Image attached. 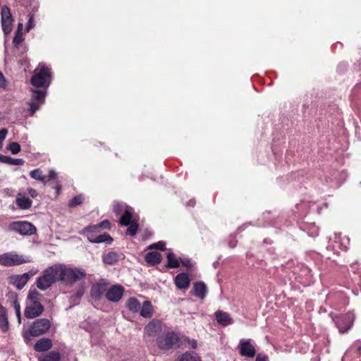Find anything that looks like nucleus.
<instances>
[{"label":"nucleus","mask_w":361,"mask_h":361,"mask_svg":"<svg viewBox=\"0 0 361 361\" xmlns=\"http://www.w3.org/2000/svg\"><path fill=\"white\" fill-rule=\"evenodd\" d=\"M239 354L243 357L252 358L256 355L255 347L251 339H241L238 346Z\"/></svg>","instance_id":"nucleus-10"},{"label":"nucleus","mask_w":361,"mask_h":361,"mask_svg":"<svg viewBox=\"0 0 361 361\" xmlns=\"http://www.w3.org/2000/svg\"><path fill=\"white\" fill-rule=\"evenodd\" d=\"M130 207L127 206L123 203H115L114 204V212L116 214H120L121 212H124L126 209L129 208Z\"/></svg>","instance_id":"nucleus-36"},{"label":"nucleus","mask_w":361,"mask_h":361,"mask_svg":"<svg viewBox=\"0 0 361 361\" xmlns=\"http://www.w3.org/2000/svg\"><path fill=\"white\" fill-rule=\"evenodd\" d=\"M215 317L217 322L222 326H227L233 322L228 313L221 310L216 312Z\"/></svg>","instance_id":"nucleus-16"},{"label":"nucleus","mask_w":361,"mask_h":361,"mask_svg":"<svg viewBox=\"0 0 361 361\" xmlns=\"http://www.w3.org/2000/svg\"><path fill=\"white\" fill-rule=\"evenodd\" d=\"M83 200H84V198L82 195L75 196L74 198H73L70 201L69 205L71 207H74V206L78 205L83 202Z\"/></svg>","instance_id":"nucleus-39"},{"label":"nucleus","mask_w":361,"mask_h":361,"mask_svg":"<svg viewBox=\"0 0 361 361\" xmlns=\"http://www.w3.org/2000/svg\"><path fill=\"white\" fill-rule=\"evenodd\" d=\"M35 274V272L29 271L21 275H13L9 277V283L15 286L18 289H22L28 280Z\"/></svg>","instance_id":"nucleus-12"},{"label":"nucleus","mask_w":361,"mask_h":361,"mask_svg":"<svg viewBox=\"0 0 361 361\" xmlns=\"http://www.w3.org/2000/svg\"><path fill=\"white\" fill-rule=\"evenodd\" d=\"M30 262H32L30 257L18 255L14 252L0 255V264L5 267H13Z\"/></svg>","instance_id":"nucleus-5"},{"label":"nucleus","mask_w":361,"mask_h":361,"mask_svg":"<svg viewBox=\"0 0 361 361\" xmlns=\"http://www.w3.org/2000/svg\"><path fill=\"white\" fill-rule=\"evenodd\" d=\"M106 291V284L104 281L94 284L91 288V295L95 298H99Z\"/></svg>","instance_id":"nucleus-20"},{"label":"nucleus","mask_w":361,"mask_h":361,"mask_svg":"<svg viewBox=\"0 0 361 361\" xmlns=\"http://www.w3.org/2000/svg\"><path fill=\"white\" fill-rule=\"evenodd\" d=\"M23 39L24 38L22 33H16L13 38V43L14 46L18 48Z\"/></svg>","instance_id":"nucleus-40"},{"label":"nucleus","mask_w":361,"mask_h":361,"mask_svg":"<svg viewBox=\"0 0 361 361\" xmlns=\"http://www.w3.org/2000/svg\"><path fill=\"white\" fill-rule=\"evenodd\" d=\"M153 314V307L151 302L148 300L144 302L140 310V314L145 318H149Z\"/></svg>","instance_id":"nucleus-25"},{"label":"nucleus","mask_w":361,"mask_h":361,"mask_svg":"<svg viewBox=\"0 0 361 361\" xmlns=\"http://www.w3.org/2000/svg\"><path fill=\"white\" fill-rule=\"evenodd\" d=\"M44 311V307L40 302H30L25 310V316L28 319L35 318Z\"/></svg>","instance_id":"nucleus-14"},{"label":"nucleus","mask_w":361,"mask_h":361,"mask_svg":"<svg viewBox=\"0 0 361 361\" xmlns=\"http://www.w3.org/2000/svg\"><path fill=\"white\" fill-rule=\"evenodd\" d=\"M1 161L10 165H23L25 161L22 159H14L8 156L1 157Z\"/></svg>","instance_id":"nucleus-31"},{"label":"nucleus","mask_w":361,"mask_h":361,"mask_svg":"<svg viewBox=\"0 0 361 361\" xmlns=\"http://www.w3.org/2000/svg\"><path fill=\"white\" fill-rule=\"evenodd\" d=\"M41 296V294L34 289L29 292L27 300H30V302H39Z\"/></svg>","instance_id":"nucleus-33"},{"label":"nucleus","mask_w":361,"mask_h":361,"mask_svg":"<svg viewBox=\"0 0 361 361\" xmlns=\"http://www.w3.org/2000/svg\"><path fill=\"white\" fill-rule=\"evenodd\" d=\"M56 173L55 171L54 170H50L49 171V175H48V180H51L53 179H55L56 178Z\"/></svg>","instance_id":"nucleus-45"},{"label":"nucleus","mask_w":361,"mask_h":361,"mask_svg":"<svg viewBox=\"0 0 361 361\" xmlns=\"http://www.w3.org/2000/svg\"><path fill=\"white\" fill-rule=\"evenodd\" d=\"M20 146L18 142H11L8 146V149L10 150V152L13 154H16L20 151Z\"/></svg>","instance_id":"nucleus-35"},{"label":"nucleus","mask_w":361,"mask_h":361,"mask_svg":"<svg viewBox=\"0 0 361 361\" xmlns=\"http://www.w3.org/2000/svg\"><path fill=\"white\" fill-rule=\"evenodd\" d=\"M30 175L33 179L40 180L42 182L45 181V178L42 175V173L39 169H37L30 171Z\"/></svg>","instance_id":"nucleus-34"},{"label":"nucleus","mask_w":361,"mask_h":361,"mask_svg":"<svg viewBox=\"0 0 361 361\" xmlns=\"http://www.w3.org/2000/svg\"><path fill=\"white\" fill-rule=\"evenodd\" d=\"M8 230L18 233L23 235H31L36 233L35 226L25 221H13L8 226Z\"/></svg>","instance_id":"nucleus-7"},{"label":"nucleus","mask_w":361,"mask_h":361,"mask_svg":"<svg viewBox=\"0 0 361 361\" xmlns=\"http://www.w3.org/2000/svg\"><path fill=\"white\" fill-rule=\"evenodd\" d=\"M1 21L4 33L7 35L12 30L13 18L10 8L7 6H3L1 11Z\"/></svg>","instance_id":"nucleus-9"},{"label":"nucleus","mask_w":361,"mask_h":361,"mask_svg":"<svg viewBox=\"0 0 361 361\" xmlns=\"http://www.w3.org/2000/svg\"><path fill=\"white\" fill-rule=\"evenodd\" d=\"M354 321V314L348 312L337 319L336 324L341 333L346 332L352 326Z\"/></svg>","instance_id":"nucleus-13"},{"label":"nucleus","mask_w":361,"mask_h":361,"mask_svg":"<svg viewBox=\"0 0 361 361\" xmlns=\"http://www.w3.org/2000/svg\"><path fill=\"white\" fill-rule=\"evenodd\" d=\"M109 222L107 220L102 221L100 224H97L99 226V228H109Z\"/></svg>","instance_id":"nucleus-47"},{"label":"nucleus","mask_w":361,"mask_h":361,"mask_svg":"<svg viewBox=\"0 0 361 361\" xmlns=\"http://www.w3.org/2000/svg\"><path fill=\"white\" fill-rule=\"evenodd\" d=\"M358 350H359V351H361V347H360V348H359V349H358Z\"/></svg>","instance_id":"nucleus-54"},{"label":"nucleus","mask_w":361,"mask_h":361,"mask_svg":"<svg viewBox=\"0 0 361 361\" xmlns=\"http://www.w3.org/2000/svg\"><path fill=\"white\" fill-rule=\"evenodd\" d=\"M188 204H189L190 205H191V206H194V204H195V201H194V200H190Z\"/></svg>","instance_id":"nucleus-53"},{"label":"nucleus","mask_w":361,"mask_h":361,"mask_svg":"<svg viewBox=\"0 0 361 361\" xmlns=\"http://www.w3.org/2000/svg\"><path fill=\"white\" fill-rule=\"evenodd\" d=\"M8 134V130L6 128H3L0 130V149L3 146V142L6 139V137Z\"/></svg>","instance_id":"nucleus-42"},{"label":"nucleus","mask_w":361,"mask_h":361,"mask_svg":"<svg viewBox=\"0 0 361 361\" xmlns=\"http://www.w3.org/2000/svg\"><path fill=\"white\" fill-rule=\"evenodd\" d=\"M176 361H201L200 357L194 352H186L180 355Z\"/></svg>","instance_id":"nucleus-28"},{"label":"nucleus","mask_w":361,"mask_h":361,"mask_svg":"<svg viewBox=\"0 0 361 361\" xmlns=\"http://www.w3.org/2000/svg\"><path fill=\"white\" fill-rule=\"evenodd\" d=\"M23 23H19L18 25V30H17L16 33H21V30L23 29Z\"/></svg>","instance_id":"nucleus-51"},{"label":"nucleus","mask_w":361,"mask_h":361,"mask_svg":"<svg viewBox=\"0 0 361 361\" xmlns=\"http://www.w3.org/2000/svg\"><path fill=\"white\" fill-rule=\"evenodd\" d=\"M99 226L97 225L90 226L83 229V233H87V240L94 243H106L111 244L113 238L106 233L97 235L99 232Z\"/></svg>","instance_id":"nucleus-6"},{"label":"nucleus","mask_w":361,"mask_h":361,"mask_svg":"<svg viewBox=\"0 0 361 361\" xmlns=\"http://www.w3.org/2000/svg\"><path fill=\"white\" fill-rule=\"evenodd\" d=\"M28 192L30 194V195L32 197H36L38 195L37 192L36 190L32 188H28Z\"/></svg>","instance_id":"nucleus-46"},{"label":"nucleus","mask_w":361,"mask_h":361,"mask_svg":"<svg viewBox=\"0 0 361 361\" xmlns=\"http://www.w3.org/2000/svg\"><path fill=\"white\" fill-rule=\"evenodd\" d=\"M5 85V79L4 78V75L0 72V88L4 87Z\"/></svg>","instance_id":"nucleus-50"},{"label":"nucleus","mask_w":361,"mask_h":361,"mask_svg":"<svg viewBox=\"0 0 361 361\" xmlns=\"http://www.w3.org/2000/svg\"><path fill=\"white\" fill-rule=\"evenodd\" d=\"M182 264L186 267H190L192 266V263L190 259H185L181 260Z\"/></svg>","instance_id":"nucleus-48"},{"label":"nucleus","mask_w":361,"mask_h":361,"mask_svg":"<svg viewBox=\"0 0 361 361\" xmlns=\"http://www.w3.org/2000/svg\"><path fill=\"white\" fill-rule=\"evenodd\" d=\"M0 328L3 333H7L9 330L7 311L0 313Z\"/></svg>","instance_id":"nucleus-29"},{"label":"nucleus","mask_w":361,"mask_h":361,"mask_svg":"<svg viewBox=\"0 0 361 361\" xmlns=\"http://www.w3.org/2000/svg\"><path fill=\"white\" fill-rule=\"evenodd\" d=\"M148 249H159L161 250H165V243L163 241H159L157 243H153L148 247Z\"/></svg>","instance_id":"nucleus-41"},{"label":"nucleus","mask_w":361,"mask_h":361,"mask_svg":"<svg viewBox=\"0 0 361 361\" xmlns=\"http://www.w3.org/2000/svg\"><path fill=\"white\" fill-rule=\"evenodd\" d=\"M120 255L116 252H109L102 256L104 263L109 265L114 264L118 262Z\"/></svg>","instance_id":"nucleus-22"},{"label":"nucleus","mask_w":361,"mask_h":361,"mask_svg":"<svg viewBox=\"0 0 361 361\" xmlns=\"http://www.w3.org/2000/svg\"><path fill=\"white\" fill-rule=\"evenodd\" d=\"M168 267L170 268H176L179 267L178 260L176 258L173 253L169 252L167 255Z\"/></svg>","instance_id":"nucleus-32"},{"label":"nucleus","mask_w":361,"mask_h":361,"mask_svg":"<svg viewBox=\"0 0 361 361\" xmlns=\"http://www.w3.org/2000/svg\"><path fill=\"white\" fill-rule=\"evenodd\" d=\"M194 295L204 299L207 295V287L203 282H197L194 285Z\"/></svg>","instance_id":"nucleus-23"},{"label":"nucleus","mask_w":361,"mask_h":361,"mask_svg":"<svg viewBox=\"0 0 361 361\" xmlns=\"http://www.w3.org/2000/svg\"><path fill=\"white\" fill-rule=\"evenodd\" d=\"M16 202L20 209L24 210L30 209L32 203L30 198L23 195L21 193L17 195Z\"/></svg>","instance_id":"nucleus-17"},{"label":"nucleus","mask_w":361,"mask_h":361,"mask_svg":"<svg viewBox=\"0 0 361 361\" xmlns=\"http://www.w3.org/2000/svg\"><path fill=\"white\" fill-rule=\"evenodd\" d=\"M175 283L178 288L185 289L189 286L190 279L187 274H179L176 276Z\"/></svg>","instance_id":"nucleus-18"},{"label":"nucleus","mask_w":361,"mask_h":361,"mask_svg":"<svg viewBox=\"0 0 361 361\" xmlns=\"http://www.w3.org/2000/svg\"><path fill=\"white\" fill-rule=\"evenodd\" d=\"M255 361H269V359L267 355L258 354Z\"/></svg>","instance_id":"nucleus-44"},{"label":"nucleus","mask_w":361,"mask_h":361,"mask_svg":"<svg viewBox=\"0 0 361 361\" xmlns=\"http://www.w3.org/2000/svg\"><path fill=\"white\" fill-rule=\"evenodd\" d=\"M51 81L50 69L44 63H39L35 69L31 84L35 87H48Z\"/></svg>","instance_id":"nucleus-2"},{"label":"nucleus","mask_w":361,"mask_h":361,"mask_svg":"<svg viewBox=\"0 0 361 361\" xmlns=\"http://www.w3.org/2000/svg\"><path fill=\"white\" fill-rule=\"evenodd\" d=\"M35 27L34 17L31 15L29 18L28 22L26 26V31L29 32L30 29Z\"/></svg>","instance_id":"nucleus-43"},{"label":"nucleus","mask_w":361,"mask_h":361,"mask_svg":"<svg viewBox=\"0 0 361 361\" xmlns=\"http://www.w3.org/2000/svg\"><path fill=\"white\" fill-rule=\"evenodd\" d=\"M132 213L133 209L131 207L126 209L120 219V224L123 226H128L130 223L133 222L132 221Z\"/></svg>","instance_id":"nucleus-27"},{"label":"nucleus","mask_w":361,"mask_h":361,"mask_svg":"<svg viewBox=\"0 0 361 361\" xmlns=\"http://www.w3.org/2000/svg\"><path fill=\"white\" fill-rule=\"evenodd\" d=\"M124 288L122 286L114 285L106 293V298L111 302L119 301L123 295Z\"/></svg>","instance_id":"nucleus-15"},{"label":"nucleus","mask_w":361,"mask_h":361,"mask_svg":"<svg viewBox=\"0 0 361 361\" xmlns=\"http://www.w3.org/2000/svg\"><path fill=\"white\" fill-rule=\"evenodd\" d=\"M46 92L43 90H32V102L30 103V114L33 115L42 104L44 103Z\"/></svg>","instance_id":"nucleus-11"},{"label":"nucleus","mask_w":361,"mask_h":361,"mask_svg":"<svg viewBox=\"0 0 361 361\" xmlns=\"http://www.w3.org/2000/svg\"><path fill=\"white\" fill-rule=\"evenodd\" d=\"M83 293H84V290H83V288H80L78 290L76 294H75V297L78 298V299H80L82 295H83Z\"/></svg>","instance_id":"nucleus-49"},{"label":"nucleus","mask_w":361,"mask_h":361,"mask_svg":"<svg viewBox=\"0 0 361 361\" xmlns=\"http://www.w3.org/2000/svg\"><path fill=\"white\" fill-rule=\"evenodd\" d=\"M61 355L59 352L51 351L46 354H42L39 357V361H60Z\"/></svg>","instance_id":"nucleus-24"},{"label":"nucleus","mask_w":361,"mask_h":361,"mask_svg":"<svg viewBox=\"0 0 361 361\" xmlns=\"http://www.w3.org/2000/svg\"><path fill=\"white\" fill-rule=\"evenodd\" d=\"M127 307L133 312H137L141 308L140 302L135 298H130L128 300Z\"/></svg>","instance_id":"nucleus-30"},{"label":"nucleus","mask_w":361,"mask_h":361,"mask_svg":"<svg viewBox=\"0 0 361 361\" xmlns=\"http://www.w3.org/2000/svg\"><path fill=\"white\" fill-rule=\"evenodd\" d=\"M161 256L160 253L157 252H151L146 255L145 260L146 262L152 265H154L159 264L161 262Z\"/></svg>","instance_id":"nucleus-26"},{"label":"nucleus","mask_w":361,"mask_h":361,"mask_svg":"<svg viewBox=\"0 0 361 361\" xmlns=\"http://www.w3.org/2000/svg\"><path fill=\"white\" fill-rule=\"evenodd\" d=\"M161 329V323L158 320H152L145 326V331L148 336H153Z\"/></svg>","instance_id":"nucleus-21"},{"label":"nucleus","mask_w":361,"mask_h":361,"mask_svg":"<svg viewBox=\"0 0 361 361\" xmlns=\"http://www.w3.org/2000/svg\"><path fill=\"white\" fill-rule=\"evenodd\" d=\"M52 346V342L49 338H41L35 345L34 348L37 352H43L49 350Z\"/></svg>","instance_id":"nucleus-19"},{"label":"nucleus","mask_w":361,"mask_h":361,"mask_svg":"<svg viewBox=\"0 0 361 361\" xmlns=\"http://www.w3.org/2000/svg\"><path fill=\"white\" fill-rule=\"evenodd\" d=\"M58 264H54L46 269L42 276H39L36 282L38 288L45 290L49 288L54 283L60 281L59 275Z\"/></svg>","instance_id":"nucleus-3"},{"label":"nucleus","mask_w":361,"mask_h":361,"mask_svg":"<svg viewBox=\"0 0 361 361\" xmlns=\"http://www.w3.org/2000/svg\"><path fill=\"white\" fill-rule=\"evenodd\" d=\"M58 269L60 281L68 284H73L86 275L85 270L80 268H70L58 264Z\"/></svg>","instance_id":"nucleus-1"},{"label":"nucleus","mask_w":361,"mask_h":361,"mask_svg":"<svg viewBox=\"0 0 361 361\" xmlns=\"http://www.w3.org/2000/svg\"><path fill=\"white\" fill-rule=\"evenodd\" d=\"M13 308L16 312V317H18V323H21V312H20V305L18 302L15 300L13 302Z\"/></svg>","instance_id":"nucleus-38"},{"label":"nucleus","mask_w":361,"mask_h":361,"mask_svg":"<svg viewBox=\"0 0 361 361\" xmlns=\"http://www.w3.org/2000/svg\"><path fill=\"white\" fill-rule=\"evenodd\" d=\"M178 338L173 332L163 334L157 338L158 346L164 350H168L178 345Z\"/></svg>","instance_id":"nucleus-8"},{"label":"nucleus","mask_w":361,"mask_h":361,"mask_svg":"<svg viewBox=\"0 0 361 361\" xmlns=\"http://www.w3.org/2000/svg\"><path fill=\"white\" fill-rule=\"evenodd\" d=\"M51 327V322L49 319L43 318L36 319L32 322L30 329L23 333V338L25 342H29L31 337H37L46 334Z\"/></svg>","instance_id":"nucleus-4"},{"label":"nucleus","mask_w":361,"mask_h":361,"mask_svg":"<svg viewBox=\"0 0 361 361\" xmlns=\"http://www.w3.org/2000/svg\"><path fill=\"white\" fill-rule=\"evenodd\" d=\"M190 345L192 348H197V342L194 340L192 341H191Z\"/></svg>","instance_id":"nucleus-52"},{"label":"nucleus","mask_w":361,"mask_h":361,"mask_svg":"<svg viewBox=\"0 0 361 361\" xmlns=\"http://www.w3.org/2000/svg\"><path fill=\"white\" fill-rule=\"evenodd\" d=\"M126 233L132 236L135 235L137 233L138 225L136 222H132L128 225Z\"/></svg>","instance_id":"nucleus-37"}]
</instances>
